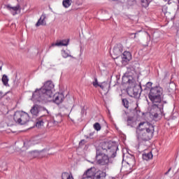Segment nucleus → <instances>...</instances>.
Wrapping results in <instances>:
<instances>
[{"label": "nucleus", "instance_id": "nucleus-2", "mask_svg": "<svg viewBox=\"0 0 179 179\" xmlns=\"http://www.w3.org/2000/svg\"><path fill=\"white\" fill-rule=\"evenodd\" d=\"M118 145L115 142L103 141L100 143L96 148V157L97 164L100 166H108L109 163H113V159L117 156Z\"/></svg>", "mask_w": 179, "mask_h": 179}, {"label": "nucleus", "instance_id": "nucleus-13", "mask_svg": "<svg viewBox=\"0 0 179 179\" xmlns=\"http://www.w3.org/2000/svg\"><path fill=\"white\" fill-rule=\"evenodd\" d=\"M45 24H47V22H45V14H43L36 22V27H38L39 26H45Z\"/></svg>", "mask_w": 179, "mask_h": 179}, {"label": "nucleus", "instance_id": "nucleus-6", "mask_svg": "<svg viewBox=\"0 0 179 179\" xmlns=\"http://www.w3.org/2000/svg\"><path fill=\"white\" fill-rule=\"evenodd\" d=\"M122 51H124V46L121 43L115 45L113 48V58L115 59L120 55H122Z\"/></svg>", "mask_w": 179, "mask_h": 179}, {"label": "nucleus", "instance_id": "nucleus-37", "mask_svg": "<svg viewBox=\"0 0 179 179\" xmlns=\"http://www.w3.org/2000/svg\"><path fill=\"white\" fill-rule=\"evenodd\" d=\"M166 9H167V7H163V8H162V12H163L164 13H166Z\"/></svg>", "mask_w": 179, "mask_h": 179}, {"label": "nucleus", "instance_id": "nucleus-17", "mask_svg": "<svg viewBox=\"0 0 179 179\" xmlns=\"http://www.w3.org/2000/svg\"><path fill=\"white\" fill-rule=\"evenodd\" d=\"M61 121H62V117L58 115L53 117L52 123L54 124V125H58V124H59Z\"/></svg>", "mask_w": 179, "mask_h": 179}, {"label": "nucleus", "instance_id": "nucleus-21", "mask_svg": "<svg viewBox=\"0 0 179 179\" xmlns=\"http://www.w3.org/2000/svg\"><path fill=\"white\" fill-rule=\"evenodd\" d=\"M141 5L143 8H148L149 6V3L152 2L153 0H141Z\"/></svg>", "mask_w": 179, "mask_h": 179}, {"label": "nucleus", "instance_id": "nucleus-38", "mask_svg": "<svg viewBox=\"0 0 179 179\" xmlns=\"http://www.w3.org/2000/svg\"><path fill=\"white\" fill-rule=\"evenodd\" d=\"M71 120L72 121V122H74L73 119L71 118Z\"/></svg>", "mask_w": 179, "mask_h": 179}, {"label": "nucleus", "instance_id": "nucleus-22", "mask_svg": "<svg viewBox=\"0 0 179 179\" xmlns=\"http://www.w3.org/2000/svg\"><path fill=\"white\" fill-rule=\"evenodd\" d=\"M168 90L170 93H173V92H174V90H176V84L173 83H171L169 84Z\"/></svg>", "mask_w": 179, "mask_h": 179}, {"label": "nucleus", "instance_id": "nucleus-24", "mask_svg": "<svg viewBox=\"0 0 179 179\" xmlns=\"http://www.w3.org/2000/svg\"><path fill=\"white\" fill-rule=\"evenodd\" d=\"M40 153H41V152L38 150L31 152V155L33 157H38V156H40Z\"/></svg>", "mask_w": 179, "mask_h": 179}, {"label": "nucleus", "instance_id": "nucleus-23", "mask_svg": "<svg viewBox=\"0 0 179 179\" xmlns=\"http://www.w3.org/2000/svg\"><path fill=\"white\" fill-rule=\"evenodd\" d=\"M127 125L129 127H134V117L130 116L127 117Z\"/></svg>", "mask_w": 179, "mask_h": 179}, {"label": "nucleus", "instance_id": "nucleus-19", "mask_svg": "<svg viewBox=\"0 0 179 179\" xmlns=\"http://www.w3.org/2000/svg\"><path fill=\"white\" fill-rule=\"evenodd\" d=\"M141 31H142V30L136 31L134 33L129 34L131 38H134V39L136 38L137 40L139 39V38L141 37V35L139 34V33H141Z\"/></svg>", "mask_w": 179, "mask_h": 179}, {"label": "nucleus", "instance_id": "nucleus-26", "mask_svg": "<svg viewBox=\"0 0 179 179\" xmlns=\"http://www.w3.org/2000/svg\"><path fill=\"white\" fill-rule=\"evenodd\" d=\"M127 71H128V72H130V73H135V72H136L135 68L132 66H129L127 67Z\"/></svg>", "mask_w": 179, "mask_h": 179}, {"label": "nucleus", "instance_id": "nucleus-30", "mask_svg": "<svg viewBox=\"0 0 179 179\" xmlns=\"http://www.w3.org/2000/svg\"><path fill=\"white\" fill-rule=\"evenodd\" d=\"M62 179H68V173H63L62 174Z\"/></svg>", "mask_w": 179, "mask_h": 179}, {"label": "nucleus", "instance_id": "nucleus-28", "mask_svg": "<svg viewBox=\"0 0 179 179\" xmlns=\"http://www.w3.org/2000/svg\"><path fill=\"white\" fill-rule=\"evenodd\" d=\"M94 82L93 83V86H94V87H98L99 86V82L97 81V78L94 77Z\"/></svg>", "mask_w": 179, "mask_h": 179}, {"label": "nucleus", "instance_id": "nucleus-16", "mask_svg": "<svg viewBox=\"0 0 179 179\" xmlns=\"http://www.w3.org/2000/svg\"><path fill=\"white\" fill-rule=\"evenodd\" d=\"M45 117V115H43L38 119H37L36 124V127L37 128H41L43 125H44V119L43 118H44Z\"/></svg>", "mask_w": 179, "mask_h": 179}, {"label": "nucleus", "instance_id": "nucleus-33", "mask_svg": "<svg viewBox=\"0 0 179 179\" xmlns=\"http://www.w3.org/2000/svg\"><path fill=\"white\" fill-rule=\"evenodd\" d=\"M135 111H136L137 115H139V114L141 113V110H138V108H135Z\"/></svg>", "mask_w": 179, "mask_h": 179}, {"label": "nucleus", "instance_id": "nucleus-35", "mask_svg": "<svg viewBox=\"0 0 179 179\" xmlns=\"http://www.w3.org/2000/svg\"><path fill=\"white\" fill-rule=\"evenodd\" d=\"M3 66V63L0 62V71H2V66Z\"/></svg>", "mask_w": 179, "mask_h": 179}, {"label": "nucleus", "instance_id": "nucleus-15", "mask_svg": "<svg viewBox=\"0 0 179 179\" xmlns=\"http://www.w3.org/2000/svg\"><path fill=\"white\" fill-rule=\"evenodd\" d=\"M7 9H8V10H10L12 13V15H13V16H15V15H17V10H19V6H14L12 7L9 5L6 6Z\"/></svg>", "mask_w": 179, "mask_h": 179}, {"label": "nucleus", "instance_id": "nucleus-10", "mask_svg": "<svg viewBox=\"0 0 179 179\" xmlns=\"http://www.w3.org/2000/svg\"><path fill=\"white\" fill-rule=\"evenodd\" d=\"M152 85H153L152 82L147 83L145 85H142V83H140L139 86L142 92L147 94H149V93H150V90L153 89V87H152Z\"/></svg>", "mask_w": 179, "mask_h": 179}, {"label": "nucleus", "instance_id": "nucleus-36", "mask_svg": "<svg viewBox=\"0 0 179 179\" xmlns=\"http://www.w3.org/2000/svg\"><path fill=\"white\" fill-rule=\"evenodd\" d=\"M98 87H101V89H104V85H103V84H99Z\"/></svg>", "mask_w": 179, "mask_h": 179}, {"label": "nucleus", "instance_id": "nucleus-46", "mask_svg": "<svg viewBox=\"0 0 179 179\" xmlns=\"http://www.w3.org/2000/svg\"><path fill=\"white\" fill-rule=\"evenodd\" d=\"M164 1H167V0H164Z\"/></svg>", "mask_w": 179, "mask_h": 179}, {"label": "nucleus", "instance_id": "nucleus-41", "mask_svg": "<svg viewBox=\"0 0 179 179\" xmlns=\"http://www.w3.org/2000/svg\"><path fill=\"white\" fill-rule=\"evenodd\" d=\"M169 171H168L167 172H166V173H165V174H169Z\"/></svg>", "mask_w": 179, "mask_h": 179}, {"label": "nucleus", "instance_id": "nucleus-20", "mask_svg": "<svg viewBox=\"0 0 179 179\" xmlns=\"http://www.w3.org/2000/svg\"><path fill=\"white\" fill-rule=\"evenodd\" d=\"M122 104L124 108H129V101L127 98L122 99Z\"/></svg>", "mask_w": 179, "mask_h": 179}, {"label": "nucleus", "instance_id": "nucleus-45", "mask_svg": "<svg viewBox=\"0 0 179 179\" xmlns=\"http://www.w3.org/2000/svg\"><path fill=\"white\" fill-rule=\"evenodd\" d=\"M68 43H69V39H68Z\"/></svg>", "mask_w": 179, "mask_h": 179}, {"label": "nucleus", "instance_id": "nucleus-1", "mask_svg": "<svg viewBox=\"0 0 179 179\" xmlns=\"http://www.w3.org/2000/svg\"><path fill=\"white\" fill-rule=\"evenodd\" d=\"M54 83L48 80L41 89H36L32 94L33 101H38L39 103H48V101H53L55 104H61L65 97L63 94H56L54 95L52 90H54Z\"/></svg>", "mask_w": 179, "mask_h": 179}, {"label": "nucleus", "instance_id": "nucleus-29", "mask_svg": "<svg viewBox=\"0 0 179 179\" xmlns=\"http://www.w3.org/2000/svg\"><path fill=\"white\" fill-rule=\"evenodd\" d=\"M62 5L64 8H68V0H64L62 2Z\"/></svg>", "mask_w": 179, "mask_h": 179}, {"label": "nucleus", "instance_id": "nucleus-5", "mask_svg": "<svg viewBox=\"0 0 179 179\" xmlns=\"http://www.w3.org/2000/svg\"><path fill=\"white\" fill-rule=\"evenodd\" d=\"M13 120L17 124L20 125H24L29 122L30 117L29 114L23 111H17L14 114Z\"/></svg>", "mask_w": 179, "mask_h": 179}, {"label": "nucleus", "instance_id": "nucleus-43", "mask_svg": "<svg viewBox=\"0 0 179 179\" xmlns=\"http://www.w3.org/2000/svg\"><path fill=\"white\" fill-rule=\"evenodd\" d=\"M85 111V110H82V113H83Z\"/></svg>", "mask_w": 179, "mask_h": 179}, {"label": "nucleus", "instance_id": "nucleus-3", "mask_svg": "<svg viewBox=\"0 0 179 179\" xmlns=\"http://www.w3.org/2000/svg\"><path fill=\"white\" fill-rule=\"evenodd\" d=\"M148 99L152 103L150 114L153 120H159L163 115L164 101H163V88L156 86L150 90L148 93Z\"/></svg>", "mask_w": 179, "mask_h": 179}, {"label": "nucleus", "instance_id": "nucleus-40", "mask_svg": "<svg viewBox=\"0 0 179 179\" xmlns=\"http://www.w3.org/2000/svg\"><path fill=\"white\" fill-rule=\"evenodd\" d=\"M116 3H120V1H116Z\"/></svg>", "mask_w": 179, "mask_h": 179}, {"label": "nucleus", "instance_id": "nucleus-42", "mask_svg": "<svg viewBox=\"0 0 179 179\" xmlns=\"http://www.w3.org/2000/svg\"><path fill=\"white\" fill-rule=\"evenodd\" d=\"M71 115V113H69V115H68V117H69V115Z\"/></svg>", "mask_w": 179, "mask_h": 179}, {"label": "nucleus", "instance_id": "nucleus-25", "mask_svg": "<svg viewBox=\"0 0 179 179\" xmlns=\"http://www.w3.org/2000/svg\"><path fill=\"white\" fill-rule=\"evenodd\" d=\"M94 129H95V131H100L101 129V125H100V123L96 122L94 124Z\"/></svg>", "mask_w": 179, "mask_h": 179}, {"label": "nucleus", "instance_id": "nucleus-18", "mask_svg": "<svg viewBox=\"0 0 179 179\" xmlns=\"http://www.w3.org/2000/svg\"><path fill=\"white\" fill-rule=\"evenodd\" d=\"M1 81L3 82V85L6 87H9V78L6 74H3L1 78Z\"/></svg>", "mask_w": 179, "mask_h": 179}, {"label": "nucleus", "instance_id": "nucleus-32", "mask_svg": "<svg viewBox=\"0 0 179 179\" xmlns=\"http://www.w3.org/2000/svg\"><path fill=\"white\" fill-rule=\"evenodd\" d=\"M68 57H70V58H72L73 59H76V57L71 55V53L68 54Z\"/></svg>", "mask_w": 179, "mask_h": 179}, {"label": "nucleus", "instance_id": "nucleus-8", "mask_svg": "<svg viewBox=\"0 0 179 179\" xmlns=\"http://www.w3.org/2000/svg\"><path fill=\"white\" fill-rule=\"evenodd\" d=\"M41 110H43V111H46L47 114H50V112H48V110H47L45 108L41 107L38 105H34L31 108L30 113L33 115V117H37V115H38V113H40Z\"/></svg>", "mask_w": 179, "mask_h": 179}, {"label": "nucleus", "instance_id": "nucleus-9", "mask_svg": "<svg viewBox=\"0 0 179 179\" xmlns=\"http://www.w3.org/2000/svg\"><path fill=\"white\" fill-rule=\"evenodd\" d=\"M122 57V65H127L128 62L132 59V55L128 52V51H124L122 55H121Z\"/></svg>", "mask_w": 179, "mask_h": 179}, {"label": "nucleus", "instance_id": "nucleus-34", "mask_svg": "<svg viewBox=\"0 0 179 179\" xmlns=\"http://www.w3.org/2000/svg\"><path fill=\"white\" fill-rule=\"evenodd\" d=\"M72 5V0H68V6H71Z\"/></svg>", "mask_w": 179, "mask_h": 179}, {"label": "nucleus", "instance_id": "nucleus-11", "mask_svg": "<svg viewBox=\"0 0 179 179\" xmlns=\"http://www.w3.org/2000/svg\"><path fill=\"white\" fill-rule=\"evenodd\" d=\"M107 173L101 170L97 169L92 179H106Z\"/></svg>", "mask_w": 179, "mask_h": 179}, {"label": "nucleus", "instance_id": "nucleus-14", "mask_svg": "<svg viewBox=\"0 0 179 179\" xmlns=\"http://www.w3.org/2000/svg\"><path fill=\"white\" fill-rule=\"evenodd\" d=\"M142 157L143 160H146L148 162V160L153 159V154L152 153V151H145L142 155Z\"/></svg>", "mask_w": 179, "mask_h": 179}, {"label": "nucleus", "instance_id": "nucleus-4", "mask_svg": "<svg viewBox=\"0 0 179 179\" xmlns=\"http://www.w3.org/2000/svg\"><path fill=\"white\" fill-rule=\"evenodd\" d=\"M136 134L138 141H150L155 134V126L148 122H140L136 129Z\"/></svg>", "mask_w": 179, "mask_h": 179}, {"label": "nucleus", "instance_id": "nucleus-31", "mask_svg": "<svg viewBox=\"0 0 179 179\" xmlns=\"http://www.w3.org/2000/svg\"><path fill=\"white\" fill-rule=\"evenodd\" d=\"M85 139L81 140V141H80V143H79V145H80V146H83V145H85Z\"/></svg>", "mask_w": 179, "mask_h": 179}, {"label": "nucleus", "instance_id": "nucleus-27", "mask_svg": "<svg viewBox=\"0 0 179 179\" xmlns=\"http://www.w3.org/2000/svg\"><path fill=\"white\" fill-rule=\"evenodd\" d=\"M62 55L63 58H68V52H66V50H62Z\"/></svg>", "mask_w": 179, "mask_h": 179}, {"label": "nucleus", "instance_id": "nucleus-12", "mask_svg": "<svg viewBox=\"0 0 179 179\" xmlns=\"http://www.w3.org/2000/svg\"><path fill=\"white\" fill-rule=\"evenodd\" d=\"M68 45V40H62L52 43V47H66Z\"/></svg>", "mask_w": 179, "mask_h": 179}, {"label": "nucleus", "instance_id": "nucleus-7", "mask_svg": "<svg viewBox=\"0 0 179 179\" xmlns=\"http://www.w3.org/2000/svg\"><path fill=\"white\" fill-rule=\"evenodd\" d=\"M141 92L142 90H141V85H139L138 87H134V88L127 90V94L130 96V97L138 99V97L141 96Z\"/></svg>", "mask_w": 179, "mask_h": 179}, {"label": "nucleus", "instance_id": "nucleus-39", "mask_svg": "<svg viewBox=\"0 0 179 179\" xmlns=\"http://www.w3.org/2000/svg\"><path fill=\"white\" fill-rule=\"evenodd\" d=\"M171 171V168H170L168 171L170 172Z\"/></svg>", "mask_w": 179, "mask_h": 179}, {"label": "nucleus", "instance_id": "nucleus-44", "mask_svg": "<svg viewBox=\"0 0 179 179\" xmlns=\"http://www.w3.org/2000/svg\"><path fill=\"white\" fill-rule=\"evenodd\" d=\"M106 169H108V166H106Z\"/></svg>", "mask_w": 179, "mask_h": 179}]
</instances>
